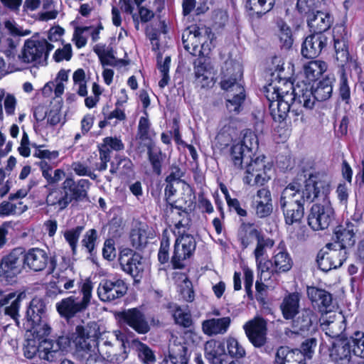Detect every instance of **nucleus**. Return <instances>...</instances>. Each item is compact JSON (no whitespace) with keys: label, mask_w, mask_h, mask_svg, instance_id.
Returning <instances> with one entry per match:
<instances>
[{"label":"nucleus","mask_w":364,"mask_h":364,"mask_svg":"<svg viewBox=\"0 0 364 364\" xmlns=\"http://www.w3.org/2000/svg\"><path fill=\"white\" fill-rule=\"evenodd\" d=\"M28 209L23 203H12L8 201H4L0 204V216L5 217L11 215L21 214Z\"/></svg>","instance_id":"obj_43"},{"label":"nucleus","mask_w":364,"mask_h":364,"mask_svg":"<svg viewBox=\"0 0 364 364\" xmlns=\"http://www.w3.org/2000/svg\"><path fill=\"white\" fill-rule=\"evenodd\" d=\"M249 341L256 348L263 346L267 341V323L261 317H255L243 325Z\"/></svg>","instance_id":"obj_14"},{"label":"nucleus","mask_w":364,"mask_h":364,"mask_svg":"<svg viewBox=\"0 0 364 364\" xmlns=\"http://www.w3.org/2000/svg\"><path fill=\"white\" fill-rule=\"evenodd\" d=\"M331 183V176L321 172L309 174L302 183L296 181L289 183L282 191L279 198L286 224L299 223L304 215V203L318 200L321 203L312 205L308 224L314 230L328 228L334 218V210L328 198Z\"/></svg>","instance_id":"obj_1"},{"label":"nucleus","mask_w":364,"mask_h":364,"mask_svg":"<svg viewBox=\"0 0 364 364\" xmlns=\"http://www.w3.org/2000/svg\"><path fill=\"white\" fill-rule=\"evenodd\" d=\"M25 325L36 338L40 339L50 333V327L46 318V307L44 301L39 298L31 300L26 311Z\"/></svg>","instance_id":"obj_4"},{"label":"nucleus","mask_w":364,"mask_h":364,"mask_svg":"<svg viewBox=\"0 0 364 364\" xmlns=\"http://www.w3.org/2000/svg\"><path fill=\"white\" fill-rule=\"evenodd\" d=\"M327 69L325 62L321 60L310 61L304 66V75L306 81H302L300 84L299 80H295L296 90L299 91H314V87L311 82H314Z\"/></svg>","instance_id":"obj_15"},{"label":"nucleus","mask_w":364,"mask_h":364,"mask_svg":"<svg viewBox=\"0 0 364 364\" xmlns=\"http://www.w3.org/2000/svg\"><path fill=\"white\" fill-rule=\"evenodd\" d=\"M4 26L14 36H25L31 33L29 30H23L14 20H6Z\"/></svg>","instance_id":"obj_62"},{"label":"nucleus","mask_w":364,"mask_h":364,"mask_svg":"<svg viewBox=\"0 0 364 364\" xmlns=\"http://www.w3.org/2000/svg\"><path fill=\"white\" fill-rule=\"evenodd\" d=\"M68 80V72L61 70L54 81L47 82L43 89V91H64L66 88L65 84Z\"/></svg>","instance_id":"obj_41"},{"label":"nucleus","mask_w":364,"mask_h":364,"mask_svg":"<svg viewBox=\"0 0 364 364\" xmlns=\"http://www.w3.org/2000/svg\"><path fill=\"white\" fill-rule=\"evenodd\" d=\"M121 318L139 333H146L149 331V326L144 314L136 309H131L122 312Z\"/></svg>","instance_id":"obj_23"},{"label":"nucleus","mask_w":364,"mask_h":364,"mask_svg":"<svg viewBox=\"0 0 364 364\" xmlns=\"http://www.w3.org/2000/svg\"><path fill=\"white\" fill-rule=\"evenodd\" d=\"M196 249V241L190 235H181L175 242L171 263L174 269H182L184 261L189 258Z\"/></svg>","instance_id":"obj_10"},{"label":"nucleus","mask_w":364,"mask_h":364,"mask_svg":"<svg viewBox=\"0 0 364 364\" xmlns=\"http://www.w3.org/2000/svg\"><path fill=\"white\" fill-rule=\"evenodd\" d=\"M259 141L257 136L250 130L244 132L242 139L233 144L230 159L237 169L245 170L243 182L250 186H262L270 180L272 165L264 155L255 156Z\"/></svg>","instance_id":"obj_3"},{"label":"nucleus","mask_w":364,"mask_h":364,"mask_svg":"<svg viewBox=\"0 0 364 364\" xmlns=\"http://www.w3.org/2000/svg\"><path fill=\"white\" fill-rule=\"evenodd\" d=\"M157 65L161 75V79L159 82V85L160 88H164L169 80L168 72L171 65V57L166 56L162 62V56L159 54L157 55Z\"/></svg>","instance_id":"obj_47"},{"label":"nucleus","mask_w":364,"mask_h":364,"mask_svg":"<svg viewBox=\"0 0 364 364\" xmlns=\"http://www.w3.org/2000/svg\"><path fill=\"white\" fill-rule=\"evenodd\" d=\"M176 183H167L165 188V196L167 203L172 207H175L178 209L182 208L185 205L187 204L188 200H182L180 199L176 200L174 196L177 192L176 188Z\"/></svg>","instance_id":"obj_51"},{"label":"nucleus","mask_w":364,"mask_h":364,"mask_svg":"<svg viewBox=\"0 0 364 364\" xmlns=\"http://www.w3.org/2000/svg\"><path fill=\"white\" fill-rule=\"evenodd\" d=\"M348 346L355 355L364 358V333L355 332L348 341Z\"/></svg>","instance_id":"obj_40"},{"label":"nucleus","mask_w":364,"mask_h":364,"mask_svg":"<svg viewBox=\"0 0 364 364\" xmlns=\"http://www.w3.org/2000/svg\"><path fill=\"white\" fill-rule=\"evenodd\" d=\"M284 60L280 56H274L272 58L268 69L272 75L274 77L277 74L274 80L267 85L264 86V91H281L283 89L291 88L293 91H296L295 80L291 81L284 74Z\"/></svg>","instance_id":"obj_8"},{"label":"nucleus","mask_w":364,"mask_h":364,"mask_svg":"<svg viewBox=\"0 0 364 364\" xmlns=\"http://www.w3.org/2000/svg\"><path fill=\"white\" fill-rule=\"evenodd\" d=\"M72 340L87 363L97 360L99 357L109 362L120 363L127 358L125 350L119 353V348H124L123 334L119 331L99 332L95 323L87 326H77Z\"/></svg>","instance_id":"obj_2"},{"label":"nucleus","mask_w":364,"mask_h":364,"mask_svg":"<svg viewBox=\"0 0 364 364\" xmlns=\"http://www.w3.org/2000/svg\"><path fill=\"white\" fill-rule=\"evenodd\" d=\"M82 230V226H77L74 228L67 230L63 232L64 238L69 244L73 254L76 252L79 237Z\"/></svg>","instance_id":"obj_52"},{"label":"nucleus","mask_w":364,"mask_h":364,"mask_svg":"<svg viewBox=\"0 0 364 364\" xmlns=\"http://www.w3.org/2000/svg\"><path fill=\"white\" fill-rule=\"evenodd\" d=\"M245 95L243 92H230L226 96V107L230 112L238 113L245 101Z\"/></svg>","instance_id":"obj_45"},{"label":"nucleus","mask_w":364,"mask_h":364,"mask_svg":"<svg viewBox=\"0 0 364 364\" xmlns=\"http://www.w3.org/2000/svg\"><path fill=\"white\" fill-rule=\"evenodd\" d=\"M318 2V0H298L296 8L301 14H308L313 11Z\"/></svg>","instance_id":"obj_64"},{"label":"nucleus","mask_w":364,"mask_h":364,"mask_svg":"<svg viewBox=\"0 0 364 364\" xmlns=\"http://www.w3.org/2000/svg\"><path fill=\"white\" fill-rule=\"evenodd\" d=\"M144 113L145 116L140 117L138 125V135L142 140L151 139L152 134L148 113L146 111Z\"/></svg>","instance_id":"obj_56"},{"label":"nucleus","mask_w":364,"mask_h":364,"mask_svg":"<svg viewBox=\"0 0 364 364\" xmlns=\"http://www.w3.org/2000/svg\"><path fill=\"white\" fill-rule=\"evenodd\" d=\"M93 283L90 279H85L80 286L82 297L80 300L71 296L56 304L58 313L66 318H71L76 314L85 311L90 304L92 297Z\"/></svg>","instance_id":"obj_5"},{"label":"nucleus","mask_w":364,"mask_h":364,"mask_svg":"<svg viewBox=\"0 0 364 364\" xmlns=\"http://www.w3.org/2000/svg\"><path fill=\"white\" fill-rule=\"evenodd\" d=\"M87 26L75 27L72 40L77 48H81L87 44L85 33H87Z\"/></svg>","instance_id":"obj_59"},{"label":"nucleus","mask_w":364,"mask_h":364,"mask_svg":"<svg viewBox=\"0 0 364 364\" xmlns=\"http://www.w3.org/2000/svg\"><path fill=\"white\" fill-rule=\"evenodd\" d=\"M328 38L324 33H313L307 36L301 47V54L306 58H314L320 55L326 46Z\"/></svg>","instance_id":"obj_18"},{"label":"nucleus","mask_w":364,"mask_h":364,"mask_svg":"<svg viewBox=\"0 0 364 364\" xmlns=\"http://www.w3.org/2000/svg\"><path fill=\"white\" fill-rule=\"evenodd\" d=\"M183 284L180 286V294L183 300L191 302L194 300V292L192 289V284L185 275H181Z\"/></svg>","instance_id":"obj_58"},{"label":"nucleus","mask_w":364,"mask_h":364,"mask_svg":"<svg viewBox=\"0 0 364 364\" xmlns=\"http://www.w3.org/2000/svg\"><path fill=\"white\" fill-rule=\"evenodd\" d=\"M116 163H111L110 172L115 173L119 172L122 174H127L132 169L133 164L132 161L127 157L117 156L115 158Z\"/></svg>","instance_id":"obj_48"},{"label":"nucleus","mask_w":364,"mask_h":364,"mask_svg":"<svg viewBox=\"0 0 364 364\" xmlns=\"http://www.w3.org/2000/svg\"><path fill=\"white\" fill-rule=\"evenodd\" d=\"M23 354L31 359L38 354L41 360L54 362L61 355V348L59 341L43 340L38 345L33 339H28L23 347Z\"/></svg>","instance_id":"obj_6"},{"label":"nucleus","mask_w":364,"mask_h":364,"mask_svg":"<svg viewBox=\"0 0 364 364\" xmlns=\"http://www.w3.org/2000/svg\"><path fill=\"white\" fill-rule=\"evenodd\" d=\"M16 42L11 38H4L0 40V51L9 58H13L16 53Z\"/></svg>","instance_id":"obj_57"},{"label":"nucleus","mask_w":364,"mask_h":364,"mask_svg":"<svg viewBox=\"0 0 364 364\" xmlns=\"http://www.w3.org/2000/svg\"><path fill=\"white\" fill-rule=\"evenodd\" d=\"M141 259L140 255L134 252L129 248H125L120 252L119 262L125 272L136 277L143 271Z\"/></svg>","instance_id":"obj_16"},{"label":"nucleus","mask_w":364,"mask_h":364,"mask_svg":"<svg viewBox=\"0 0 364 364\" xmlns=\"http://www.w3.org/2000/svg\"><path fill=\"white\" fill-rule=\"evenodd\" d=\"M173 223L175 227L174 232L177 231L178 235H184L183 233L189 226L190 220L186 212L177 210L173 215Z\"/></svg>","instance_id":"obj_46"},{"label":"nucleus","mask_w":364,"mask_h":364,"mask_svg":"<svg viewBox=\"0 0 364 364\" xmlns=\"http://www.w3.org/2000/svg\"><path fill=\"white\" fill-rule=\"evenodd\" d=\"M276 0H247L245 7L250 14L256 18H261L272 10Z\"/></svg>","instance_id":"obj_32"},{"label":"nucleus","mask_w":364,"mask_h":364,"mask_svg":"<svg viewBox=\"0 0 364 364\" xmlns=\"http://www.w3.org/2000/svg\"><path fill=\"white\" fill-rule=\"evenodd\" d=\"M49 257L46 250L33 247L28 251H23V264L34 272L43 271L47 267Z\"/></svg>","instance_id":"obj_17"},{"label":"nucleus","mask_w":364,"mask_h":364,"mask_svg":"<svg viewBox=\"0 0 364 364\" xmlns=\"http://www.w3.org/2000/svg\"><path fill=\"white\" fill-rule=\"evenodd\" d=\"M154 237V231L148 225L143 224L132 230L130 239L133 247L141 248L146 246L149 239Z\"/></svg>","instance_id":"obj_30"},{"label":"nucleus","mask_w":364,"mask_h":364,"mask_svg":"<svg viewBox=\"0 0 364 364\" xmlns=\"http://www.w3.org/2000/svg\"><path fill=\"white\" fill-rule=\"evenodd\" d=\"M315 316L314 314L309 310L304 311L302 316H299L295 321L294 326L301 331H309L312 326Z\"/></svg>","instance_id":"obj_55"},{"label":"nucleus","mask_w":364,"mask_h":364,"mask_svg":"<svg viewBox=\"0 0 364 364\" xmlns=\"http://www.w3.org/2000/svg\"><path fill=\"white\" fill-rule=\"evenodd\" d=\"M70 203L69 192L63 188H55L50 191L46 197V203L48 205L55 206L58 210L65 209Z\"/></svg>","instance_id":"obj_33"},{"label":"nucleus","mask_w":364,"mask_h":364,"mask_svg":"<svg viewBox=\"0 0 364 364\" xmlns=\"http://www.w3.org/2000/svg\"><path fill=\"white\" fill-rule=\"evenodd\" d=\"M206 38L205 36H203L200 29L196 26H192L188 31H186L182 35V41L184 48L191 54L195 55L198 51L199 46L201 47L202 50L205 51L206 47L208 45H205L203 40Z\"/></svg>","instance_id":"obj_20"},{"label":"nucleus","mask_w":364,"mask_h":364,"mask_svg":"<svg viewBox=\"0 0 364 364\" xmlns=\"http://www.w3.org/2000/svg\"><path fill=\"white\" fill-rule=\"evenodd\" d=\"M279 38L281 46L285 49H289L293 44V38L290 27L284 21L278 22Z\"/></svg>","instance_id":"obj_42"},{"label":"nucleus","mask_w":364,"mask_h":364,"mask_svg":"<svg viewBox=\"0 0 364 364\" xmlns=\"http://www.w3.org/2000/svg\"><path fill=\"white\" fill-rule=\"evenodd\" d=\"M254 208L256 215L259 218L269 216L273 210L272 194L267 188H260L257 191L255 197Z\"/></svg>","instance_id":"obj_22"},{"label":"nucleus","mask_w":364,"mask_h":364,"mask_svg":"<svg viewBox=\"0 0 364 364\" xmlns=\"http://www.w3.org/2000/svg\"><path fill=\"white\" fill-rule=\"evenodd\" d=\"M335 255H328L327 252L319 253L317 256L318 266L321 270L323 272H328L333 269L340 267V262L338 261L333 262V259Z\"/></svg>","instance_id":"obj_50"},{"label":"nucleus","mask_w":364,"mask_h":364,"mask_svg":"<svg viewBox=\"0 0 364 364\" xmlns=\"http://www.w3.org/2000/svg\"><path fill=\"white\" fill-rule=\"evenodd\" d=\"M255 261L259 281L267 282L270 279L272 273L274 272V269L270 270V266L272 262L268 258Z\"/></svg>","instance_id":"obj_53"},{"label":"nucleus","mask_w":364,"mask_h":364,"mask_svg":"<svg viewBox=\"0 0 364 364\" xmlns=\"http://www.w3.org/2000/svg\"><path fill=\"white\" fill-rule=\"evenodd\" d=\"M226 346L228 355L235 358H242L246 355V351L242 345L237 338L228 336L226 339Z\"/></svg>","instance_id":"obj_44"},{"label":"nucleus","mask_w":364,"mask_h":364,"mask_svg":"<svg viewBox=\"0 0 364 364\" xmlns=\"http://www.w3.org/2000/svg\"><path fill=\"white\" fill-rule=\"evenodd\" d=\"M295 92L296 99L298 98L299 102L302 103L304 107L311 109L316 100H325L331 97V92Z\"/></svg>","instance_id":"obj_37"},{"label":"nucleus","mask_w":364,"mask_h":364,"mask_svg":"<svg viewBox=\"0 0 364 364\" xmlns=\"http://www.w3.org/2000/svg\"><path fill=\"white\" fill-rule=\"evenodd\" d=\"M242 73V68L239 63L232 60L225 62V73L220 82L221 88L224 90H244Z\"/></svg>","instance_id":"obj_13"},{"label":"nucleus","mask_w":364,"mask_h":364,"mask_svg":"<svg viewBox=\"0 0 364 364\" xmlns=\"http://www.w3.org/2000/svg\"><path fill=\"white\" fill-rule=\"evenodd\" d=\"M63 185V188L69 192L71 202L73 200H82L87 197L90 182L87 179H80L75 182L72 178H67Z\"/></svg>","instance_id":"obj_24"},{"label":"nucleus","mask_w":364,"mask_h":364,"mask_svg":"<svg viewBox=\"0 0 364 364\" xmlns=\"http://www.w3.org/2000/svg\"><path fill=\"white\" fill-rule=\"evenodd\" d=\"M307 295L312 304L321 311H328V308L332 303V296L330 293L315 287H308Z\"/></svg>","instance_id":"obj_25"},{"label":"nucleus","mask_w":364,"mask_h":364,"mask_svg":"<svg viewBox=\"0 0 364 364\" xmlns=\"http://www.w3.org/2000/svg\"><path fill=\"white\" fill-rule=\"evenodd\" d=\"M239 239L244 248L257 242L262 235L259 232L251 225H242L239 230Z\"/></svg>","instance_id":"obj_36"},{"label":"nucleus","mask_w":364,"mask_h":364,"mask_svg":"<svg viewBox=\"0 0 364 364\" xmlns=\"http://www.w3.org/2000/svg\"><path fill=\"white\" fill-rule=\"evenodd\" d=\"M274 244V241L270 238H264L262 236L260 239H258L254 250L255 260L268 258L267 250L271 249Z\"/></svg>","instance_id":"obj_49"},{"label":"nucleus","mask_w":364,"mask_h":364,"mask_svg":"<svg viewBox=\"0 0 364 364\" xmlns=\"http://www.w3.org/2000/svg\"><path fill=\"white\" fill-rule=\"evenodd\" d=\"M274 364H305L303 354L298 350L282 346L277 350Z\"/></svg>","instance_id":"obj_27"},{"label":"nucleus","mask_w":364,"mask_h":364,"mask_svg":"<svg viewBox=\"0 0 364 364\" xmlns=\"http://www.w3.org/2000/svg\"><path fill=\"white\" fill-rule=\"evenodd\" d=\"M269 109L274 118L283 120L290 109L289 101L296 100L295 92H267Z\"/></svg>","instance_id":"obj_12"},{"label":"nucleus","mask_w":364,"mask_h":364,"mask_svg":"<svg viewBox=\"0 0 364 364\" xmlns=\"http://www.w3.org/2000/svg\"><path fill=\"white\" fill-rule=\"evenodd\" d=\"M73 80L74 91H87L88 79L83 69L78 68L73 73Z\"/></svg>","instance_id":"obj_54"},{"label":"nucleus","mask_w":364,"mask_h":364,"mask_svg":"<svg viewBox=\"0 0 364 364\" xmlns=\"http://www.w3.org/2000/svg\"><path fill=\"white\" fill-rule=\"evenodd\" d=\"M97 236V231L95 229H91L87 231L83 237L82 245L89 252H91L95 248Z\"/></svg>","instance_id":"obj_61"},{"label":"nucleus","mask_w":364,"mask_h":364,"mask_svg":"<svg viewBox=\"0 0 364 364\" xmlns=\"http://www.w3.org/2000/svg\"><path fill=\"white\" fill-rule=\"evenodd\" d=\"M272 265L277 273L286 272L291 269L292 260L288 252L282 249H277L272 258Z\"/></svg>","instance_id":"obj_35"},{"label":"nucleus","mask_w":364,"mask_h":364,"mask_svg":"<svg viewBox=\"0 0 364 364\" xmlns=\"http://www.w3.org/2000/svg\"><path fill=\"white\" fill-rule=\"evenodd\" d=\"M175 322L183 327H189L192 323L189 311L183 309L176 304L170 306Z\"/></svg>","instance_id":"obj_39"},{"label":"nucleus","mask_w":364,"mask_h":364,"mask_svg":"<svg viewBox=\"0 0 364 364\" xmlns=\"http://www.w3.org/2000/svg\"><path fill=\"white\" fill-rule=\"evenodd\" d=\"M54 48V46L45 38H32L25 42L21 58L24 63H41L48 58V53Z\"/></svg>","instance_id":"obj_9"},{"label":"nucleus","mask_w":364,"mask_h":364,"mask_svg":"<svg viewBox=\"0 0 364 364\" xmlns=\"http://www.w3.org/2000/svg\"><path fill=\"white\" fill-rule=\"evenodd\" d=\"M205 355L212 364H222L225 354V346L220 341L210 340L204 347Z\"/></svg>","instance_id":"obj_29"},{"label":"nucleus","mask_w":364,"mask_h":364,"mask_svg":"<svg viewBox=\"0 0 364 364\" xmlns=\"http://www.w3.org/2000/svg\"><path fill=\"white\" fill-rule=\"evenodd\" d=\"M334 48L336 58L339 66L343 67L348 65L349 68H353L357 72L360 71V68L356 60L350 58L348 45L344 40L334 39Z\"/></svg>","instance_id":"obj_28"},{"label":"nucleus","mask_w":364,"mask_h":364,"mask_svg":"<svg viewBox=\"0 0 364 364\" xmlns=\"http://www.w3.org/2000/svg\"><path fill=\"white\" fill-rule=\"evenodd\" d=\"M333 23V18L329 14L317 11L308 19V26L314 33H323Z\"/></svg>","instance_id":"obj_31"},{"label":"nucleus","mask_w":364,"mask_h":364,"mask_svg":"<svg viewBox=\"0 0 364 364\" xmlns=\"http://www.w3.org/2000/svg\"><path fill=\"white\" fill-rule=\"evenodd\" d=\"M333 240L334 242L328 243L326 245V248L334 247L347 251V248L353 246L355 242V234L353 224L348 223L346 226L340 225L336 227L334 231Z\"/></svg>","instance_id":"obj_19"},{"label":"nucleus","mask_w":364,"mask_h":364,"mask_svg":"<svg viewBox=\"0 0 364 364\" xmlns=\"http://www.w3.org/2000/svg\"><path fill=\"white\" fill-rule=\"evenodd\" d=\"M25 296L24 293H20L18 295L16 293H9L3 296V291L0 289V307L5 306V314L10 316L15 321L17 326L20 324L18 311L21 303Z\"/></svg>","instance_id":"obj_21"},{"label":"nucleus","mask_w":364,"mask_h":364,"mask_svg":"<svg viewBox=\"0 0 364 364\" xmlns=\"http://www.w3.org/2000/svg\"><path fill=\"white\" fill-rule=\"evenodd\" d=\"M127 290L125 282L119 278L102 279L97 289L99 299L102 301H111L123 296Z\"/></svg>","instance_id":"obj_11"},{"label":"nucleus","mask_w":364,"mask_h":364,"mask_svg":"<svg viewBox=\"0 0 364 364\" xmlns=\"http://www.w3.org/2000/svg\"><path fill=\"white\" fill-rule=\"evenodd\" d=\"M23 250L15 248L0 259V279L7 283L15 281L23 269Z\"/></svg>","instance_id":"obj_7"},{"label":"nucleus","mask_w":364,"mask_h":364,"mask_svg":"<svg viewBox=\"0 0 364 364\" xmlns=\"http://www.w3.org/2000/svg\"><path fill=\"white\" fill-rule=\"evenodd\" d=\"M73 56L72 46L67 43L61 48H58L53 56L54 60L57 63L66 60L68 61Z\"/></svg>","instance_id":"obj_60"},{"label":"nucleus","mask_w":364,"mask_h":364,"mask_svg":"<svg viewBox=\"0 0 364 364\" xmlns=\"http://www.w3.org/2000/svg\"><path fill=\"white\" fill-rule=\"evenodd\" d=\"M231 323V318L228 316L220 318H211L205 320L202 323V329L205 334L208 336L225 333Z\"/></svg>","instance_id":"obj_26"},{"label":"nucleus","mask_w":364,"mask_h":364,"mask_svg":"<svg viewBox=\"0 0 364 364\" xmlns=\"http://www.w3.org/2000/svg\"><path fill=\"white\" fill-rule=\"evenodd\" d=\"M132 347L136 351L139 358L144 364H152L156 361V357L152 350L146 344L138 340H134Z\"/></svg>","instance_id":"obj_38"},{"label":"nucleus","mask_w":364,"mask_h":364,"mask_svg":"<svg viewBox=\"0 0 364 364\" xmlns=\"http://www.w3.org/2000/svg\"><path fill=\"white\" fill-rule=\"evenodd\" d=\"M183 175V173L178 166L172 165L170 167L169 173L166 178V183L179 184Z\"/></svg>","instance_id":"obj_63"},{"label":"nucleus","mask_w":364,"mask_h":364,"mask_svg":"<svg viewBox=\"0 0 364 364\" xmlns=\"http://www.w3.org/2000/svg\"><path fill=\"white\" fill-rule=\"evenodd\" d=\"M299 301L298 293L289 294L284 298L281 309L284 318L291 319L299 313Z\"/></svg>","instance_id":"obj_34"}]
</instances>
